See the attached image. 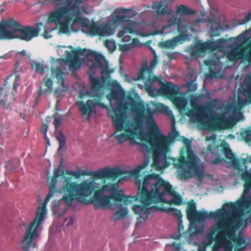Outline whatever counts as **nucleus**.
Returning a JSON list of instances; mask_svg holds the SVG:
<instances>
[{"instance_id":"a18cd8bd","label":"nucleus","mask_w":251,"mask_h":251,"mask_svg":"<svg viewBox=\"0 0 251 251\" xmlns=\"http://www.w3.org/2000/svg\"><path fill=\"white\" fill-rule=\"evenodd\" d=\"M188 34L181 32L174 38L177 44H182L188 39Z\"/></svg>"},{"instance_id":"774afa93","label":"nucleus","mask_w":251,"mask_h":251,"mask_svg":"<svg viewBox=\"0 0 251 251\" xmlns=\"http://www.w3.org/2000/svg\"><path fill=\"white\" fill-rule=\"evenodd\" d=\"M65 0H45L43 3L45 5L51 4L59 1H63Z\"/></svg>"},{"instance_id":"69168bd1","label":"nucleus","mask_w":251,"mask_h":251,"mask_svg":"<svg viewBox=\"0 0 251 251\" xmlns=\"http://www.w3.org/2000/svg\"><path fill=\"white\" fill-rule=\"evenodd\" d=\"M177 54L176 52H168L167 56L169 60H173L177 57Z\"/></svg>"},{"instance_id":"680f3d73","label":"nucleus","mask_w":251,"mask_h":251,"mask_svg":"<svg viewBox=\"0 0 251 251\" xmlns=\"http://www.w3.org/2000/svg\"><path fill=\"white\" fill-rule=\"evenodd\" d=\"M251 20V9L247 14L246 15L241 22V24H245Z\"/></svg>"},{"instance_id":"7c9ffc66","label":"nucleus","mask_w":251,"mask_h":251,"mask_svg":"<svg viewBox=\"0 0 251 251\" xmlns=\"http://www.w3.org/2000/svg\"><path fill=\"white\" fill-rule=\"evenodd\" d=\"M207 50L211 51H215L217 50H220L224 48V45L226 42V40L223 38L219 39L216 41H206Z\"/></svg>"},{"instance_id":"ddd939ff","label":"nucleus","mask_w":251,"mask_h":251,"mask_svg":"<svg viewBox=\"0 0 251 251\" xmlns=\"http://www.w3.org/2000/svg\"><path fill=\"white\" fill-rule=\"evenodd\" d=\"M45 216L43 213L37 212L34 220L26 229L22 242V247L25 251H29L30 248L36 247V240L39 236V228L44 220Z\"/></svg>"},{"instance_id":"ea45409f","label":"nucleus","mask_w":251,"mask_h":251,"mask_svg":"<svg viewBox=\"0 0 251 251\" xmlns=\"http://www.w3.org/2000/svg\"><path fill=\"white\" fill-rule=\"evenodd\" d=\"M172 197L171 200V203L176 205H180L183 204L182 197L178 194L175 190L174 193L172 195H169Z\"/></svg>"},{"instance_id":"f704fd0d","label":"nucleus","mask_w":251,"mask_h":251,"mask_svg":"<svg viewBox=\"0 0 251 251\" xmlns=\"http://www.w3.org/2000/svg\"><path fill=\"white\" fill-rule=\"evenodd\" d=\"M176 12L179 15H195L197 14L196 10H192L183 4L177 7Z\"/></svg>"},{"instance_id":"49530a36","label":"nucleus","mask_w":251,"mask_h":251,"mask_svg":"<svg viewBox=\"0 0 251 251\" xmlns=\"http://www.w3.org/2000/svg\"><path fill=\"white\" fill-rule=\"evenodd\" d=\"M238 207L237 203L229 202L225 203L223 207L227 209L228 213H232L236 210Z\"/></svg>"},{"instance_id":"dca6fc26","label":"nucleus","mask_w":251,"mask_h":251,"mask_svg":"<svg viewBox=\"0 0 251 251\" xmlns=\"http://www.w3.org/2000/svg\"><path fill=\"white\" fill-rule=\"evenodd\" d=\"M94 60H91L89 71L93 73L94 70L100 69L101 79L103 83L109 85L110 83V75L113 72L111 69L107 61L100 53H93Z\"/></svg>"},{"instance_id":"9b49d317","label":"nucleus","mask_w":251,"mask_h":251,"mask_svg":"<svg viewBox=\"0 0 251 251\" xmlns=\"http://www.w3.org/2000/svg\"><path fill=\"white\" fill-rule=\"evenodd\" d=\"M126 172V171L119 168H115L110 169L109 167H105L102 169H98L97 171H88L82 170L80 173L75 171H66V174L74 176L75 178H79L82 176H91L93 180L92 181L96 183L95 180L100 179H111L115 180L119 177H122ZM97 187L96 186L95 190Z\"/></svg>"},{"instance_id":"473e14b6","label":"nucleus","mask_w":251,"mask_h":251,"mask_svg":"<svg viewBox=\"0 0 251 251\" xmlns=\"http://www.w3.org/2000/svg\"><path fill=\"white\" fill-rule=\"evenodd\" d=\"M71 53L74 55L79 57V55H84L88 58L89 60L90 59L93 58L94 59V55L93 53H98L96 52L87 50L85 49H78L75 50H72ZM91 61H90V62Z\"/></svg>"},{"instance_id":"72a5a7b5","label":"nucleus","mask_w":251,"mask_h":251,"mask_svg":"<svg viewBox=\"0 0 251 251\" xmlns=\"http://www.w3.org/2000/svg\"><path fill=\"white\" fill-rule=\"evenodd\" d=\"M69 67L71 69L77 70L81 64V60L79 57L74 55L71 53L68 59Z\"/></svg>"},{"instance_id":"393cba45","label":"nucleus","mask_w":251,"mask_h":251,"mask_svg":"<svg viewBox=\"0 0 251 251\" xmlns=\"http://www.w3.org/2000/svg\"><path fill=\"white\" fill-rule=\"evenodd\" d=\"M1 24L6 31L8 38H15L21 24L11 18L1 23Z\"/></svg>"},{"instance_id":"6e6552de","label":"nucleus","mask_w":251,"mask_h":251,"mask_svg":"<svg viewBox=\"0 0 251 251\" xmlns=\"http://www.w3.org/2000/svg\"><path fill=\"white\" fill-rule=\"evenodd\" d=\"M126 108V104L120 103L117 108L108 112V115L112 118L113 126L115 129V132L112 136L120 144L128 140H131L133 144L134 139L137 135L136 126L134 125L133 128V125L127 119L125 112Z\"/></svg>"},{"instance_id":"1a4fd4ad","label":"nucleus","mask_w":251,"mask_h":251,"mask_svg":"<svg viewBox=\"0 0 251 251\" xmlns=\"http://www.w3.org/2000/svg\"><path fill=\"white\" fill-rule=\"evenodd\" d=\"M186 213L187 218L191 224L188 230L191 234H198L203 232V227H199L198 223L204 222L207 219L214 218L218 220L216 224H221L222 221L227 218H225L227 213V210L225 208L218 209L215 212H201L197 210L196 204L193 201L188 203Z\"/></svg>"},{"instance_id":"58836bf2","label":"nucleus","mask_w":251,"mask_h":251,"mask_svg":"<svg viewBox=\"0 0 251 251\" xmlns=\"http://www.w3.org/2000/svg\"><path fill=\"white\" fill-rule=\"evenodd\" d=\"M128 212V211L126 208H121L115 212L114 216L112 218V220L114 221H116L118 220L124 219L127 215Z\"/></svg>"},{"instance_id":"a19ab883","label":"nucleus","mask_w":251,"mask_h":251,"mask_svg":"<svg viewBox=\"0 0 251 251\" xmlns=\"http://www.w3.org/2000/svg\"><path fill=\"white\" fill-rule=\"evenodd\" d=\"M161 44L162 47L170 49H174L177 45L174 37L162 42Z\"/></svg>"},{"instance_id":"b1692460","label":"nucleus","mask_w":251,"mask_h":251,"mask_svg":"<svg viewBox=\"0 0 251 251\" xmlns=\"http://www.w3.org/2000/svg\"><path fill=\"white\" fill-rule=\"evenodd\" d=\"M90 72L91 73L89 74V75L90 83L91 84V92H90L88 90L85 91L84 90L80 91L79 92V98L80 99H84L86 96L90 95L91 92H97L99 91L102 87V84L99 78L94 77V74H95V72L94 71L93 73H92V71Z\"/></svg>"},{"instance_id":"de8ad7c7","label":"nucleus","mask_w":251,"mask_h":251,"mask_svg":"<svg viewBox=\"0 0 251 251\" xmlns=\"http://www.w3.org/2000/svg\"><path fill=\"white\" fill-rule=\"evenodd\" d=\"M32 67L35 69L36 72L41 74H43L45 72V67L39 62L34 63L32 65Z\"/></svg>"},{"instance_id":"3c124183","label":"nucleus","mask_w":251,"mask_h":251,"mask_svg":"<svg viewBox=\"0 0 251 251\" xmlns=\"http://www.w3.org/2000/svg\"><path fill=\"white\" fill-rule=\"evenodd\" d=\"M187 87L188 92H194L197 89V84L193 81H190L187 83Z\"/></svg>"},{"instance_id":"09e8293b","label":"nucleus","mask_w":251,"mask_h":251,"mask_svg":"<svg viewBox=\"0 0 251 251\" xmlns=\"http://www.w3.org/2000/svg\"><path fill=\"white\" fill-rule=\"evenodd\" d=\"M195 49L199 50L201 53L205 52L207 50L206 42L197 43L195 45Z\"/></svg>"},{"instance_id":"6ab92c4d","label":"nucleus","mask_w":251,"mask_h":251,"mask_svg":"<svg viewBox=\"0 0 251 251\" xmlns=\"http://www.w3.org/2000/svg\"><path fill=\"white\" fill-rule=\"evenodd\" d=\"M190 105L192 109H188L186 115L194 122H201L208 118V113L212 112V105L207 108L202 105H199L197 102L196 98H191L190 100Z\"/></svg>"},{"instance_id":"f257e3e1","label":"nucleus","mask_w":251,"mask_h":251,"mask_svg":"<svg viewBox=\"0 0 251 251\" xmlns=\"http://www.w3.org/2000/svg\"><path fill=\"white\" fill-rule=\"evenodd\" d=\"M137 186V194L131 196L116 192L118 190L117 184H105L95 192L93 201L99 209L110 208L112 205L111 200L115 202H123L124 205H128L134 201H139L141 204L133 205L132 210L139 215L137 218V222L143 223L150 215V210L152 208L151 205L154 203L148 196L144 190H142L139 186Z\"/></svg>"},{"instance_id":"0e129e2a","label":"nucleus","mask_w":251,"mask_h":251,"mask_svg":"<svg viewBox=\"0 0 251 251\" xmlns=\"http://www.w3.org/2000/svg\"><path fill=\"white\" fill-rule=\"evenodd\" d=\"M131 10V9H126L124 8H119L115 10V13H128Z\"/></svg>"},{"instance_id":"bf43d9fd","label":"nucleus","mask_w":251,"mask_h":251,"mask_svg":"<svg viewBox=\"0 0 251 251\" xmlns=\"http://www.w3.org/2000/svg\"><path fill=\"white\" fill-rule=\"evenodd\" d=\"M6 31L4 30L1 23L0 24V40L7 38Z\"/></svg>"},{"instance_id":"2eb2a0df","label":"nucleus","mask_w":251,"mask_h":251,"mask_svg":"<svg viewBox=\"0 0 251 251\" xmlns=\"http://www.w3.org/2000/svg\"><path fill=\"white\" fill-rule=\"evenodd\" d=\"M75 22L85 27L88 30L89 33L93 36L109 35L111 34L113 31L111 25L107 23H104L101 25H100L98 22L91 21L87 23V19L81 17L80 15L75 19Z\"/></svg>"},{"instance_id":"2f4dec72","label":"nucleus","mask_w":251,"mask_h":251,"mask_svg":"<svg viewBox=\"0 0 251 251\" xmlns=\"http://www.w3.org/2000/svg\"><path fill=\"white\" fill-rule=\"evenodd\" d=\"M44 86L47 88L45 89L42 88L41 87L40 88L38 94V98H39L43 93L53 91V81L50 78L46 77L44 78Z\"/></svg>"},{"instance_id":"39448f33","label":"nucleus","mask_w":251,"mask_h":251,"mask_svg":"<svg viewBox=\"0 0 251 251\" xmlns=\"http://www.w3.org/2000/svg\"><path fill=\"white\" fill-rule=\"evenodd\" d=\"M136 137L141 143L133 140V144L139 146V149L145 155L151 154L153 158L152 166L157 170L162 169L163 161H166V154L170 150L169 139L164 134L149 132L137 133Z\"/></svg>"},{"instance_id":"423d86ee","label":"nucleus","mask_w":251,"mask_h":251,"mask_svg":"<svg viewBox=\"0 0 251 251\" xmlns=\"http://www.w3.org/2000/svg\"><path fill=\"white\" fill-rule=\"evenodd\" d=\"M221 154L229 161L231 166L237 171L241 179L244 181V193H249L251 189V170H247L246 158H236L226 143L220 145L210 144L207 146L206 155H211V162L213 165L219 164L224 160L221 156Z\"/></svg>"},{"instance_id":"79ce46f5","label":"nucleus","mask_w":251,"mask_h":251,"mask_svg":"<svg viewBox=\"0 0 251 251\" xmlns=\"http://www.w3.org/2000/svg\"><path fill=\"white\" fill-rule=\"evenodd\" d=\"M240 136L246 142L251 141V126L245 129L240 133Z\"/></svg>"},{"instance_id":"c85d7f7f","label":"nucleus","mask_w":251,"mask_h":251,"mask_svg":"<svg viewBox=\"0 0 251 251\" xmlns=\"http://www.w3.org/2000/svg\"><path fill=\"white\" fill-rule=\"evenodd\" d=\"M231 242L235 245L234 251H244L247 248L249 242H247L245 237L241 234L238 235V237H232Z\"/></svg>"},{"instance_id":"9d476101","label":"nucleus","mask_w":251,"mask_h":251,"mask_svg":"<svg viewBox=\"0 0 251 251\" xmlns=\"http://www.w3.org/2000/svg\"><path fill=\"white\" fill-rule=\"evenodd\" d=\"M234 231L230 223L226 226L215 224L206 236L205 244L211 246L214 241L215 244L212 251H232L231 239L234 236Z\"/></svg>"},{"instance_id":"412c9836","label":"nucleus","mask_w":251,"mask_h":251,"mask_svg":"<svg viewBox=\"0 0 251 251\" xmlns=\"http://www.w3.org/2000/svg\"><path fill=\"white\" fill-rule=\"evenodd\" d=\"M60 165L57 168L55 169L53 171V176L50 178L51 180L48 183V186L50 188V191L47 195L43 203L39 206L38 209V213H43L46 215L47 208L46 206L50 198L53 196L56 191V184L57 182V178L60 176Z\"/></svg>"},{"instance_id":"c756f323","label":"nucleus","mask_w":251,"mask_h":251,"mask_svg":"<svg viewBox=\"0 0 251 251\" xmlns=\"http://www.w3.org/2000/svg\"><path fill=\"white\" fill-rule=\"evenodd\" d=\"M245 88L241 89L242 93L245 96L247 101L251 102V76H246L244 80Z\"/></svg>"},{"instance_id":"a211bd4d","label":"nucleus","mask_w":251,"mask_h":251,"mask_svg":"<svg viewBox=\"0 0 251 251\" xmlns=\"http://www.w3.org/2000/svg\"><path fill=\"white\" fill-rule=\"evenodd\" d=\"M92 100H89L86 102L84 101H77V105L79 110L82 116H86L88 120H90L91 114L96 112V107H105V105L102 102V96L101 94H97Z\"/></svg>"},{"instance_id":"8fccbe9b","label":"nucleus","mask_w":251,"mask_h":251,"mask_svg":"<svg viewBox=\"0 0 251 251\" xmlns=\"http://www.w3.org/2000/svg\"><path fill=\"white\" fill-rule=\"evenodd\" d=\"M18 160H15L14 162L12 161H10L6 163L5 167L7 169L11 171L12 170L16 169L18 167Z\"/></svg>"},{"instance_id":"a878e982","label":"nucleus","mask_w":251,"mask_h":251,"mask_svg":"<svg viewBox=\"0 0 251 251\" xmlns=\"http://www.w3.org/2000/svg\"><path fill=\"white\" fill-rule=\"evenodd\" d=\"M51 76L53 78H55L57 80V83L62 87L61 92L67 90V87L65 86L64 83L65 74L63 66L62 64H60L56 68H54L53 67H51Z\"/></svg>"},{"instance_id":"7ed1b4c3","label":"nucleus","mask_w":251,"mask_h":251,"mask_svg":"<svg viewBox=\"0 0 251 251\" xmlns=\"http://www.w3.org/2000/svg\"><path fill=\"white\" fill-rule=\"evenodd\" d=\"M138 80H145L144 89L151 97L162 95L170 100L179 110H184L186 100L180 95V88L170 82L163 83L160 77L153 75L151 69L143 67L139 73Z\"/></svg>"},{"instance_id":"f03ea898","label":"nucleus","mask_w":251,"mask_h":251,"mask_svg":"<svg viewBox=\"0 0 251 251\" xmlns=\"http://www.w3.org/2000/svg\"><path fill=\"white\" fill-rule=\"evenodd\" d=\"M63 186L62 190L64 193L62 198L55 200L51 205L53 213L58 217L62 216L72 205L74 200L83 204L92 203L95 209H99L93 201L94 194L96 191V183L93 181L84 180L80 183L72 182V177H67L62 174Z\"/></svg>"},{"instance_id":"052dcab7","label":"nucleus","mask_w":251,"mask_h":251,"mask_svg":"<svg viewBox=\"0 0 251 251\" xmlns=\"http://www.w3.org/2000/svg\"><path fill=\"white\" fill-rule=\"evenodd\" d=\"M62 117L60 116L56 117L53 121V124L55 128H57L61 124L62 122Z\"/></svg>"},{"instance_id":"4c0bfd02","label":"nucleus","mask_w":251,"mask_h":251,"mask_svg":"<svg viewBox=\"0 0 251 251\" xmlns=\"http://www.w3.org/2000/svg\"><path fill=\"white\" fill-rule=\"evenodd\" d=\"M152 8L155 9L158 16H162L166 13L168 6L167 4L163 5L161 1L160 2H154Z\"/></svg>"},{"instance_id":"c9c22d12","label":"nucleus","mask_w":251,"mask_h":251,"mask_svg":"<svg viewBox=\"0 0 251 251\" xmlns=\"http://www.w3.org/2000/svg\"><path fill=\"white\" fill-rule=\"evenodd\" d=\"M184 166L188 167L190 170H192L194 172V175L195 176L198 177L200 179H202L204 176V172L203 170L199 169L196 162V157H195V165L193 166H190L187 163H184Z\"/></svg>"},{"instance_id":"cd10ccee","label":"nucleus","mask_w":251,"mask_h":251,"mask_svg":"<svg viewBox=\"0 0 251 251\" xmlns=\"http://www.w3.org/2000/svg\"><path fill=\"white\" fill-rule=\"evenodd\" d=\"M245 52V49L242 45L233 49L228 51L226 54L227 59L232 62H235L241 58Z\"/></svg>"},{"instance_id":"37998d69","label":"nucleus","mask_w":251,"mask_h":251,"mask_svg":"<svg viewBox=\"0 0 251 251\" xmlns=\"http://www.w3.org/2000/svg\"><path fill=\"white\" fill-rule=\"evenodd\" d=\"M185 166H183L181 169L182 171L179 173V177L181 179H188L192 177V175L191 174L192 170H190L188 167L187 168H184Z\"/></svg>"},{"instance_id":"aec40b11","label":"nucleus","mask_w":251,"mask_h":251,"mask_svg":"<svg viewBox=\"0 0 251 251\" xmlns=\"http://www.w3.org/2000/svg\"><path fill=\"white\" fill-rule=\"evenodd\" d=\"M40 26H43V22L39 23L35 27L33 26H23L21 24L15 38L26 42L30 41L33 38L38 36L41 31Z\"/></svg>"},{"instance_id":"6e6d98bb","label":"nucleus","mask_w":251,"mask_h":251,"mask_svg":"<svg viewBox=\"0 0 251 251\" xmlns=\"http://www.w3.org/2000/svg\"><path fill=\"white\" fill-rule=\"evenodd\" d=\"M232 107V104L227 102L223 104L221 109L224 110L225 113H228L231 111Z\"/></svg>"},{"instance_id":"5701e85b","label":"nucleus","mask_w":251,"mask_h":251,"mask_svg":"<svg viewBox=\"0 0 251 251\" xmlns=\"http://www.w3.org/2000/svg\"><path fill=\"white\" fill-rule=\"evenodd\" d=\"M132 101L134 104L132 105L131 106L135 108L136 113V116L135 117L134 123L135 127L137 126H141L143 123L144 118H145V119L153 118V111L152 109L151 108H148L147 110V114L144 116L143 109L139 108L140 104L134 101L133 100H132Z\"/></svg>"},{"instance_id":"f8f14e48","label":"nucleus","mask_w":251,"mask_h":251,"mask_svg":"<svg viewBox=\"0 0 251 251\" xmlns=\"http://www.w3.org/2000/svg\"><path fill=\"white\" fill-rule=\"evenodd\" d=\"M244 119L243 114L238 111L228 117L221 115L219 117L212 118L209 121L206 122V125L210 129L222 131L232 129L238 122Z\"/></svg>"},{"instance_id":"4be33fe9","label":"nucleus","mask_w":251,"mask_h":251,"mask_svg":"<svg viewBox=\"0 0 251 251\" xmlns=\"http://www.w3.org/2000/svg\"><path fill=\"white\" fill-rule=\"evenodd\" d=\"M229 223L232 226L234 231V237H238L236 235L237 230L241 226H247L248 225V220H242L240 217L235 215H230L227 218L223 220L221 223L222 226H226Z\"/></svg>"},{"instance_id":"0eeeda50","label":"nucleus","mask_w":251,"mask_h":251,"mask_svg":"<svg viewBox=\"0 0 251 251\" xmlns=\"http://www.w3.org/2000/svg\"><path fill=\"white\" fill-rule=\"evenodd\" d=\"M87 0H67V3L55 8L48 15L49 23L55 24L60 33L67 34L71 30H75L74 25L76 24L75 19L80 14V7Z\"/></svg>"},{"instance_id":"c03bdc74","label":"nucleus","mask_w":251,"mask_h":251,"mask_svg":"<svg viewBox=\"0 0 251 251\" xmlns=\"http://www.w3.org/2000/svg\"><path fill=\"white\" fill-rule=\"evenodd\" d=\"M179 18H177V16L175 15H173L171 17L170 19L168 21V26L171 27L173 25H177V31L178 32L180 31V25H179Z\"/></svg>"},{"instance_id":"bb28decb","label":"nucleus","mask_w":251,"mask_h":251,"mask_svg":"<svg viewBox=\"0 0 251 251\" xmlns=\"http://www.w3.org/2000/svg\"><path fill=\"white\" fill-rule=\"evenodd\" d=\"M205 21L208 22L207 25L210 27V34L212 37L219 36L222 29L221 24L216 19L214 14H211L210 17H207Z\"/></svg>"},{"instance_id":"5fc2aeb1","label":"nucleus","mask_w":251,"mask_h":251,"mask_svg":"<svg viewBox=\"0 0 251 251\" xmlns=\"http://www.w3.org/2000/svg\"><path fill=\"white\" fill-rule=\"evenodd\" d=\"M118 92L115 90H111L108 94V99L110 100H116L118 99Z\"/></svg>"},{"instance_id":"864d4df0","label":"nucleus","mask_w":251,"mask_h":251,"mask_svg":"<svg viewBox=\"0 0 251 251\" xmlns=\"http://www.w3.org/2000/svg\"><path fill=\"white\" fill-rule=\"evenodd\" d=\"M21 71V68L20 66V63L19 61H17L15 64V68L13 70V74L15 75L17 80H19V73Z\"/></svg>"},{"instance_id":"4468645a","label":"nucleus","mask_w":251,"mask_h":251,"mask_svg":"<svg viewBox=\"0 0 251 251\" xmlns=\"http://www.w3.org/2000/svg\"><path fill=\"white\" fill-rule=\"evenodd\" d=\"M183 145L186 148V152L187 157L183 155L178 158L168 157L166 154V159L165 162L163 161L162 169L168 167L170 165H173L176 168H182L184 166V163H187L189 166H194L195 165V153L193 151L191 148V142L188 138H184L182 141Z\"/></svg>"},{"instance_id":"e2e57ef3","label":"nucleus","mask_w":251,"mask_h":251,"mask_svg":"<svg viewBox=\"0 0 251 251\" xmlns=\"http://www.w3.org/2000/svg\"><path fill=\"white\" fill-rule=\"evenodd\" d=\"M48 126L47 124H43L42 126V128H41V131L45 133V136H44L45 139L46 140H47V144L49 145L50 143H49V139L46 137V133H47V131L48 130Z\"/></svg>"},{"instance_id":"338daca9","label":"nucleus","mask_w":251,"mask_h":251,"mask_svg":"<svg viewBox=\"0 0 251 251\" xmlns=\"http://www.w3.org/2000/svg\"><path fill=\"white\" fill-rule=\"evenodd\" d=\"M201 54V53L199 52V50L195 49V47L191 50V54L193 56L198 57Z\"/></svg>"},{"instance_id":"13d9d810","label":"nucleus","mask_w":251,"mask_h":251,"mask_svg":"<svg viewBox=\"0 0 251 251\" xmlns=\"http://www.w3.org/2000/svg\"><path fill=\"white\" fill-rule=\"evenodd\" d=\"M57 138L59 142V147L58 150L63 148L65 145L66 140H65V136L61 134L60 136H58L57 137Z\"/></svg>"},{"instance_id":"20e7f679","label":"nucleus","mask_w":251,"mask_h":251,"mask_svg":"<svg viewBox=\"0 0 251 251\" xmlns=\"http://www.w3.org/2000/svg\"><path fill=\"white\" fill-rule=\"evenodd\" d=\"M148 162H145L143 165H139L136 168L130 171H126L125 174H128V176H123L122 180H126L129 176L135 177V184L141 189L147 192L148 196L154 203H158L163 201V197L166 195H172L174 189L168 181L164 180L159 175L151 174L146 176L143 180L141 171L147 167Z\"/></svg>"},{"instance_id":"603ef678","label":"nucleus","mask_w":251,"mask_h":251,"mask_svg":"<svg viewBox=\"0 0 251 251\" xmlns=\"http://www.w3.org/2000/svg\"><path fill=\"white\" fill-rule=\"evenodd\" d=\"M169 211L172 215L176 217L178 220L182 219V215L180 210L173 208L170 209Z\"/></svg>"},{"instance_id":"f3484780","label":"nucleus","mask_w":251,"mask_h":251,"mask_svg":"<svg viewBox=\"0 0 251 251\" xmlns=\"http://www.w3.org/2000/svg\"><path fill=\"white\" fill-rule=\"evenodd\" d=\"M112 22L115 24L122 25L125 24L126 26L122 27L117 34L120 38H122L123 42H128L130 40V37L128 34L135 33L136 32V22L129 20L125 15L115 16L112 19Z\"/></svg>"},{"instance_id":"e433bc0d","label":"nucleus","mask_w":251,"mask_h":251,"mask_svg":"<svg viewBox=\"0 0 251 251\" xmlns=\"http://www.w3.org/2000/svg\"><path fill=\"white\" fill-rule=\"evenodd\" d=\"M147 124L149 128L150 132L151 133H156V134H163L159 130L158 127L156 126L153 118L145 119Z\"/></svg>"},{"instance_id":"4d7b16f0","label":"nucleus","mask_w":251,"mask_h":251,"mask_svg":"<svg viewBox=\"0 0 251 251\" xmlns=\"http://www.w3.org/2000/svg\"><path fill=\"white\" fill-rule=\"evenodd\" d=\"M156 107L157 109L161 112H167L169 110V107L164 104L158 103L157 104Z\"/></svg>"}]
</instances>
